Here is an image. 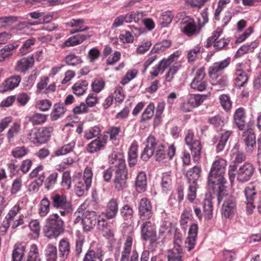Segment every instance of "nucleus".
Instances as JSON below:
<instances>
[{
	"label": "nucleus",
	"instance_id": "nucleus-1",
	"mask_svg": "<svg viewBox=\"0 0 261 261\" xmlns=\"http://www.w3.org/2000/svg\"><path fill=\"white\" fill-rule=\"evenodd\" d=\"M226 162L220 159L214 162L208 177V186L216 193L218 203L223 200L227 193L224 184L226 182L224 175Z\"/></svg>",
	"mask_w": 261,
	"mask_h": 261
},
{
	"label": "nucleus",
	"instance_id": "nucleus-2",
	"mask_svg": "<svg viewBox=\"0 0 261 261\" xmlns=\"http://www.w3.org/2000/svg\"><path fill=\"white\" fill-rule=\"evenodd\" d=\"M246 159L244 153H238L232 162V165L229 166L228 174L232 181L236 175L237 180L241 182L249 181L255 172V168L252 163L246 162L242 163Z\"/></svg>",
	"mask_w": 261,
	"mask_h": 261
},
{
	"label": "nucleus",
	"instance_id": "nucleus-3",
	"mask_svg": "<svg viewBox=\"0 0 261 261\" xmlns=\"http://www.w3.org/2000/svg\"><path fill=\"white\" fill-rule=\"evenodd\" d=\"M43 230L47 238H57L64 230V222L58 214H54L47 219Z\"/></svg>",
	"mask_w": 261,
	"mask_h": 261
},
{
	"label": "nucleus",
	"instance_id": "nucleus-4",
	"mask_svg": "<svg viewBox=\"0 0 261 261\" xmlns=\"http://www.w3.org/2000/svg\"><path fill=\"white\" fill-rule=\"evenodd\" d=\"M54 131L51 126L33 128L29 132L28 139L34 144H42L47 142Z\"/></svg>",
	"mask_w": 261,
	"mask_h": 261
},
{
	"label": "nucleus",
	"instance_id": "nucleus-5",
	"mask_svg": "<svg viewBox=\"0 0 261 261\" xmlns=\"http://www.w3.org/2000/svg\"><path fill=\"white\" fill-rule=\"evenodd\" d=\"M141 237L144 241H150L151 243L155 242L157 240L156 226L154 222L145 220L140 226Z\"/></svg>",
	"mask_w": 261,
	"mask_h": 261
},
{
	"label": "nucleus",
	"instance_id": "nucleus-6",
	"mask_svg": "<svg viewBox=\"0 0 261 261\" xmlns=\"http://www.w3.org/2000/svg\"><path fill=\"white\" fill-rule=\"evenodd\" d=\"M185 140L186 145L191 151L193 160L198 161L201 152V144L200 141L194 139V134L190 130L186 134Z\"/></svg>",
	"mask_w": 261,
	"mask_h": 261
},
{
	"label": "nucleus",
	"instance_id": "nucleus-7",
	"mask_svg": "<svg viewBox=\"0 0 261 261\" xmlns=\"http://www.w3.org/2000/svg\"><path fill=\"white\" fill-rule=\"evenodd\" d=\"M21 207L19 204L14 205L9 211L6 217L8 226L15 229L23 224V215H19Z\"/></svg>",
	"mask_w": 261,
	"mask_h": 261
},
{
	"label": "nucleus",
	"instance_id": "nucleus-8",
	"mask_svg": "<svg viewBox=\"0 0 261 261\" xmlns=\"http://www.w3.org/2000/svg\"><path fill=\"white\" fill-rule=\"evenodd\" d=\"M138 214L140 220H149L153 215L152 207L150 201L145 197L140 199L138 205Z\"/></svg>",
	"mask_w": 261,
	"mask_h": 261
},
{
	"label": "nucleus",
	"instance_id": "nucleus-9",
	"mask_svg": "<svg viewBox=\"0 0 261 261\" xmlns=\"http://www.w3.org/2000/svg\"><path fill=\"white\" fill-rule=\"evenodd\" d=\"M114 182L115 188L117 190L120 191L126 187L127 171L126 166L114 169Z\"/></svg>",
	"mask_w": 261,
	"mask_h": 261
},
{
	"label": "nucleus",
	"instance_id": "nucleus-10",
	"mask_svg": "<svg viewBox=\"0 0 261 261\" xmlns=\"http://www.w3.org/2000/svg\"><path fill=\"white\" fill-rule=\"evenodd\" d=\"M83 216L82 220L83 230L86 232H88L93 229L96 223V214L93 211H90L87 210L84 213Z\"/></svg>",
	"mask_w": 261,
	"mask_h": 261
},
{
	"label": "nucleus",
	"instance_id": "nucleus-11",
	"mask_svg": "<svg viewBox=\"0 0 261 261\" xmlns=\"http://www.w3.org/2000/svg\"><path fill=\"white\" fill-rule=\"evenodd\" d=\"M205 74L203 68L198 69L195 76L191 83V87L198 91H204L207 87V83L204 80Z\"/></svg>",
	"mask_w": 261,
	"mask_h": 261
},
{
	"label": "nucleus",
	"instance_id": "nucleus-12",
	"mask_svg": "<svg viewBox=\"0 0 261 261\" xmlns=\"http://www.w3.org/2000/svg\"><path fill=\"white\" fill-rule=\"evenodd\" d=\"M159 144L162 143L156 141L153 136L150 135L147 139V145L141 154V159L145 161H148L152 156Z\"/></svg>",
	"mask_w": 261,
	"mask_h": 261
},
{
	"label": "nucleus",
	"instance_id": "nucleus-13",
	"mask_svg": "<svg viewBox=\"0 0 261 261\" xmlns=\"http://www.w3.org/2000/svg\"><path fill=\"white\" fill-rule=\"evenodd\" d=\"M236 199L232 196H229L225 200L222 207V214L226 218H232L236 211Z\"/></svg>",
	"mask_w": 261,
	"mask_h": 261
},
{
	"label": "nucleus",
	"instance_id": "nucleus-14",
	"mask_svg": "<svg viewBox=\"0 0 261 261\" xmlns=\"http://www.w3.org/2000/svg\"><path fill=\"white\" fill-rule=\"evenodd\" d=\"M244 194L246 197L245 203L246 204L247 212L248 214H251L255 208L253 201L257 197V193L255 187L254 186L246 187L244 190Z\"/></svg>",
	"mask_w": 261,
	"mask_h": 261
},
{
	"label": "nucleus",
	"instance_id": "nucleus-15",
	"mask_svg": "<svg viewBox=\"0 0 261 261\" xmlns=\"http://www.w3.org/2000/svg\"><path fill=\"white\" fill-rule=\"evenodd\" d=\"M34 62L35 60L33 55L22 58L17 62L14 68L15 70L25 73L27 70L33 66Z\"/></svg>",
	"mask_w": 261,
	"mask_h": 261
},
{
	"label": "nucleus",
	"instance_id": "nucleus-16",
	"mask_svg": "<svg viewBox=\"0 0 261 261\" xmlns=\"http://www.w3.org/2000/svg\"><path fill=\"white\" fill-rule=\"evenodd\" d=\"M242 140L246 146L248 151L252 152L254 146L256 144V137L252 129H248L243 133Z\"/></svg>",
	"mask_w": 261,
	"mask_h": 261
},
{
	"label": "nucleus",
	"instance_id": "nucleus-17",
	"mask_svg": "<svg viewBox=\"0 0 261 261\" xmlns=\"http://www.w3.org/2000/svg\"><path fill=\"white\" fill-rule=\"evenodd\" d=\"M118 202L116 199L112 198L107 203L105 215L108 219L115 218L118 212Z\"/></svg>",
	"mask_w": 261,
	"mask_h": 261
},
{
	"label": "nucleus",
	"instance_id": "nucleus-18",
	"mask_svg": "<svg viewBox=\"0 0 261 261\" xmlns=\"http://www.w3.org/2000/svg\"><path fill=\"white\" fill-rule=\"evenodd\" d=\"M21 76L19 75L11 76L7 79L0 86V91L4 92L17 87L21 81Z\"/></svg>",
	"mask_w": 261,
	"mask_h": 261
},
{
	"label": "nucleus",
	"instance_id": "nucleus-19",
	"mask_svg": "<svg viewBox=\"0 0 261 261\" xmlns=\"http://www.w3.org/2000/svg\"><path fill=\"white\" fill-rule=\"evenodd\" d=\"M51 205L55 208H59L71 204L64 194L55 193L51 195Z\"/></svg>",
	"mask_w": 261,
	"mask_h": 261
},
{
	"label": "nucleus",
	"instance_id": "nucleus-20",
	"mask_svg": "<svg viewBox=\"0 0 261 261\" xmlns=\"http://www.w3.org/2000/svg\"><path fill=\"white\" fill-rule=\"evenodd\" d=\"M84 22L85 21L83 19H72L65 23V24L67 27L78 28L70 31V34H72L88 30L89 27L83 25Z\"/></svg>",
	"mask_w": 261,
	"mask_h": 261
},
{
	"label": "nucleus",
	"instance_id": "nucleus-21",
	"mask_svg": "<svg viewBox=\"0 0 261 261\" xmlns=\"http://www.w3.org/2000/svg\"><path fill=\"white\" fill-rule=\"evenodd\" d=\"M198 229V226L195 223L191 225L189 228L188 237L186 242L188 244L187 247L188 251H191L194 248L197 236Z\"/></svg>",
	"mask_w": 261,
	"mask_h": 261
},
{
	"label": "nucleus",
	"instance_id": "nucleus-22",
	"mask_svg": "<svg viewBox=\"0 0 261 261\" xmlns=\"http://www.w3.org/2000/svg\"><path fill=\"white\" fill-rule=\"evenodd\" d=\"M233 119L234 122L240 130H243L245 125V113L242 108L237 109L234 114Z\"/></svg>",
	"mask_w": 261,
	"mask_h": 261
},
{
	"label": "nucleus",
	"instance_id": "nucleus-23",
	"mask_svg": "<svg viewBox=\"0 0 261 261\" xmlns=\"http://www.w3.org/2000/svg\"><path fill=\"white\" fill-rule=\"evenodd\" d=\"M230 59H227L221 62H215L208 69V74L210 76L217 75L216 73L223 70L228 66Z\"/></svg>",
	"mask_w": 261,
	"mask_h": 261
},
{
	"label": "nucleus",
	"instance_id": "nucleus-24",
	"mask_svg": "<svg viewBox=\"0 0 261 261\" xmlns=\"http://www.w3.org/2000/svg\"><path fill=\"white\" fill-rule=\"evenodd\" d=\"M147 187V178L145 172L141 171L138 173L135 180L136 189L139 193L144 192Z\"/></svg>",
	"mask_w": 261,
	"mask_h": 261
},
{
	"label": "nucleus",
	"instance_id": "nucleus-25",
	"mask_svg": "<svg viewBox=\"0 0 261 261\" xmlns=\"http://www.w3.org/2000/svg\"><path fill=\"white\" fill-rule=\"evenodd\" d=\"M167 255L168 261H183V252L180 245L169 250Z\"/></svg>",
	"mask_w": 261,
	"mask_h": 261
},
{
	"label": "nucleus",
	"instance_id": "nucleus-26",
	"mask_svg": "<svg viewBox=\"0 0 261 261\" xmlns=\"http://www.w3.org/2000/svg\"><path fill=\"white\" fill-rule=\"evenodd\" d=\"M211 83L218 90L223 89L228 85V79L226 76L215 75L210 76Z\"/></svg>",
	"mask_w": 261,
	"mask_h": 261
},
{
	"label": "nucleus",
	"instance_id": "nucleus-27",
	"mask_svg": "<svg viewBox=\"0 0 261 261\" xmlns=\"http://www.w3.org/2000/svg\"><path fill=\"white\" fill-rule=\"evenodd\" d=\"M59 256L65 260L67 258L70 251V245L68 241L66 239H62L59 243Z\"/></svg>",
	"mask_w": 261,
	"mask_h": 261
},
{
	"label": "nucleus",
	"instance_id": "nucleus-28",
	"mask_svg": "<svg viewBox=\"0 0 261 261\" xmlns=\"http://www.w3.org/2000/svg\"><path fill=\"white\" fill-rule=\"evenodd\" d=\"M109 163L114 169H117L126 166L124 160L120 154L114 152L109 156Z\"/></svg>",
	"mask_w": 261,
	"mask_h": 261
},
{
	"label": "nucleus",
	"instance_id": "nucleus-29",
	"mask_svg": "<svg viewBox=\"0 0 261 261\" xmlns=\"http://www.w3.org/2000/svg\"><path fill=\"white\" fill-rule=\"evenodd\" d=\"M201 173V168L197 166L188 170L186 176L189 184H197V181L199 178Z\"/></svg>",
	"mask_w": 261,
	"mask_h": 261
},
{
	"label": "nucleus",
	"instance_id": "nucleus-30",
	"mask_svg": "<svg viewBox=\"0 0 261 261\" xmlns=\"http://www.w3.org/2000/svg\"><path fill=\"white\" fill-rule=\"evenodd\" d=\"M92 176L93 173L92 170L90 168L87 167L85 168L83 178L79 179L78 181L76 184V185L79 186L81 187H85L88 183L87 182H88L89 185H88V189L90 188V187L91 186L92 184Z\"/></svg>",
	"mask_w": 261,
	"mask_h": 261
},
{
	"label": "nucleus",
	"instance_id": "nucleus-31",
	"mask_svg": "<svg viewBox=\"0 0 261 261\" xmlns=\"http://www.w3.org/2000/svg\"><path fill=\"white\" fill-rule=\"evenodd\" d=\"M133 239L130 237H127L123 247L120 261H128L132 250Z\"/></svg>",
	"mask_w": 261,
	"mask_h": 261
},
{
	"label": "nucleus",
	"instance_id": "nucleus-32",
	"mask_svg": "<svg viewBox=\"0 0 261 261\" xmlns=\"http://www.w3.org/2000/svg\"><path fill=\"white\" fill-rule=\"evenodd\" d=\"M17 46V45H14V44L0 46V62H3L11 56L12 51Z\"/></svg>",
	"mask_w": 261,
	"mask_h": 261
},
{
	"label": "nucleus",
	"instance_id": "nucleus-33",
	"mask_svg": "<svg viewBox=\"0 0 261 261\" xmlns=\"http://www.w3.org/2000/svg\"><path fill=\"white\" fill-rule=\"evenodd\" d=\"M102 251L100 249L96 251L89 250L85 254L83 261H102Z\"/></svg>",
	"mask_w": 261,
	"mask_h": 261
},
{
	"label": "nucleus",
	"instance_id": "nucleus-34",
	"mask_svg": "<svg viewBox=\"0 0 261 261\" xmlns=\"http://www.w3.org/2000/svg\"><path fill=\"white\" fill-rule=\"evenodd\" d=\"M88 83L85 80H81L75 83L72 87L73 93L77 95H81L85 93Z\"/></svg>",
	"mask_w": 261,
	"mask_h": 261
},
{
	"label": "nucleus",
	"instance_id": "nucleus-35",
	"mask_svg": "<svg viewBox=\"0 0 261 261\" xmlns=\"http://www.w3.org/2000/svg\"><path fill=\"white\" fill-rule=\"evenodd\" d=\"M181 28L184 34L189 37L198 34L200 32V30H197V26L193 21L187 23L184 26H181Z\"/></svg>",
	"mask_w": 261,
	"mask_h": 261
},
{
	"label": "nucleus",
	"instance_id": "nucleus-36",
	"mask_svg": "<svg viewBox=\"0 0 261 261\" xmlns=\"http://www.w3.org/2000/svg\"><path fill=\"white\" fill-rule=\"evenodd\" d=\"M258 45V42L256 41L252 42L250 44H247L242 46L237 51L236 56L239 57L242 55L248 53L253 51L255 48Z\"/></svg>",
	"mask_w": 261,
	"mask_h": 261
},
{
	"label": "nucleus",
	"instance_id": "nucleus-37",
	"mask_svg": "<svg viewBox=\"0 0 261 261\" xmlns=\"http://www.w3.org/2000/svg\"><path fill=\"white\" fill-rule=\"evenodd\" d=\"M163 191L165 192L171 191L172 189V178L170 172H165L163 174L161 182Z\"/></svg>",
	"mask_w": 261,
	"mask_h": 261
},
{
	"label": "nucleus",
	"instance_id": "nucleus-38",
	"mask_svg": "<svg viewBox=\"0 0 261 261\" xmlns=\"http://www.w3.org/2000/svg\"><path fill=\"white\" fill-rule=\"evenodd\" d=\"M37 176L38 177V184L42 185L45 178L43 171V167L42 165L38 166L30 173V177L31 178Z\"/></svg>",
	"mask_w": 261,
	"mask_h": 261
},
{
	"label": "nucleus",
	"instance_id": "nucleus-39",
	"mask_svg": "<svg viewBox=\"0 0 261 261\" xmlns=\"http://www.w3.org/2000/svg\"><path fill=\"white\" fill-rule=\"evenodd\" d=\"M25 249V246L21 244L15 245L12 253L13 261H22Z\"/></svg>",
	"mask_w": 261,
	"mask_h": 261
},
{
	"label": "nucleus",
	"instance_id": "nucleus-40",
	"mask_svg": "<svg viewBox=\"0 0 261 261\" xmlns=\"http://www.w3.org/2000/svg\"><path fill=\"white\" fill-rule=\"evenodd\" d=\"M45 255L47 261H56L57 258V250L56 246L48 244L45 249Z\"/></svg>",
	"mask_w": 261,
	"mask_h": 261
},
{
	"label": "nucleus",
	"instance_id": "nucleus-41",
	"mask_svg": "<svg viewBox=\"0 0 261 261\" xmlns=\"http://www.w3.org/2000/svg\"><path fill=\"white\" fill-rule=\"evenodd\" d=\"M203 211L205 218L210 219L213 215V202L211 198H208L204 200Z\"/></svg>",
	"mask_w": 261,
	"mask_h": 261
},
{
	"label": "nucleus",
	"instance_id": "nucleus-42",
	"mask_svg": "<svg viewBox=\"0 0 261 261\" xmlns=\"http://www.w3.org/2000/svg\"><path fill=\"white\" fill-rule=\"evenodd\" d=\"M137 150L138 145L136 144H132L128 151V162L130 166H134L137 161Z\"/></svg>",
	"mask_w": 261,
	"mask_h": 261
},
{
	"label": "nucleus",
	"instance_id": "nucleus-43",
	"mask_svg": "<svg viewBox=\"0 0 261 261\" xmlns=\"http://www.w3.org/2000/svg\"><path fill=\"white\" fill-rule=\"evenodd\" d=\"M234 79L236 81V84L240 87L243 86L248 80L246 73L242 70H237L236 71Z\"/></svg>",
	"mask_w": 261,
	"mask_h": 261
},
{
	"label": "nucleus",
	"instance_id": "nucleus-44",
	"mask_svg": "<svg viewBox=\"0 0 261 261\" xmlns=\"http://www.w3.org/2000/svg\"><path fill=\"white\" fill-rule=\"evenodd\" d=\"M205 95L200 94H190L188 97V102L193 107H197L204 101Z\"/></svg>",
	"mask_w": 261,
	"mask_h": 261
},
{
	"label": "nucleus",
	"instance_id": "nucleus-45",
	"mask_svg": "<svg viewBox=\"0 0 261 261\" xmlns=\"http://www.w3.org/2000/svg\"><path fill=\"white\" fill-rule=\"evenodd\" d=\"M231 134L232 131L230 130L226 131L224 133L222 134L220 139L219 140L218 143L216 145L217 152L221 151L223 149Z\"/></svg>",
	"mask_w": 261,
	"mask_h": 261
},
{
	"label": "nucleus",
	"instance_id": "nucleus-46",
	"mask_svg": "<svg viewBox=\"0 0 261 261\" xmlns=\"http://www.w3.org/2000/svg\"><path fill=\"white\" fill-rule=\"evenodd\" d=\"M65 113V109L63 104L56 103L54 106V109L50 114V118L52 121L57 120L62 115Z\"/></svg>",
	"mask_w": 261,
	"mask_h": 261
},
{
	"label": "nucleus",
	"instance_id": "nucleus-47",
	"mask_svg": "<svg viewBox=\"0 0 261 261\" xmlns=\"http://www.w3.org/2000/svg\"><path fill=\"white\" fill-rule=\"evenodd\" d=\"M171 45V42L168 40H164L160 42L156 43L152 48L150 53H157L162 52Z\"/></svg>",
	"mask_w": 261,
	"mask_h": 261
},
{
	"label": "nucleus",
	"instance_id": "nucleus-48",
	"mask_svg": "<svg viewBox=\"0 0 261 261\" xmlns=\"http://www.w3.org/2000/svg\"><path fill=\"white\" fill-rule=\"evenodd\" d=\"M154 110V104L153 103H150L142 114L141 121L145 122L150 120L153 116Z\"/></svg>",
	"mask_w": 261,
	"mask_h": 261
},
{
	"label": "nucleus",
	"instance_id": "nucleus-49",
	"mask_svg": "<svg viewBox=\"0 0 261 261\" xmlns=\"http://www.w3.org/2000/svg\"><path fill=\"white\" fill-rule=\"evenodd\" d=\"M27 261H41L36 245L32 244L31 246Z\"/></svg>",
	"mask_w": 261,
	"mask_h": 261
},
{
	"label": "nucleus",
	"instance_id": "nucleus-50",
	"mask_svg": "<svg viewBox=\"0 0 261 261\" xmlns=\"http://www.w3.org/2000/svg\"><path fill=\"white\" fill-rule=\"evenodd\" d=\"M50 202L47 198H43L40 203L39 213L40 216H45L49 211Z\"/></svg>",
	"mask_w": 261,
	"mask_h": 261
},
{
	"label": "nucleus",
	"instance_id": "nucleus-51",
	"mask_svg": "<svg viewBox=\"0 0 261 261\" xmlns=\"http://www.w3.org/2000/svg\"><path fill=\"white\" fill-rule=\"evenodd\" d=\"M47 119V116L40 113H35L30 117L29 121L34 125H40L44 123Z\"/></svg>",
	"mask_w": 261,
	"mask_h": 261
},
{
	"label": "nucleus",
	"instance_id": "nucleus-52",
	"mask_svg": "<svg viewBox=\"0 0 261 261\" xmlns=\"http://www.w3.org/2000/svg\"><path fill=\"white\" fill-rule=\"evenodd\" d=\"M65 61L67 64L71 66H76L82 63L81 57L74 54H70L65 58Z\"/></svg>",
	"mask_w": 261,
	"mask_h": 261
},
{
	"label": "nucleus",
	"instance_id": "nucleus-53",
	"mask_svg": "<svg viewBox=\"0 0 261 261\" xmlns=\"http://www.w3.org/2000/svg\"><path fill=\"white\" fill-rule=\"evenodd\" d=\"M102 143H101L98 139H96L94 140H93L91 143H90L87 147V150L90 153H94L97 151L100 150L101 149H103L105 147L102 144Z\"/></svg>",
	"mask_w": 261,
	"mask_h": 261
},
{
	"label": "nucleus",
	"instance_id": "nucleus-54",
	"mask_svg": "<svg viewBox=\"0 0 261 261\" xmlns=\"http://www.w3.org/2000/svg\"><path fill=\"white\" fill-rule=\"evenodd\" d=\"M75 146V142H72L68 144L65 145L61 148L58 149L55 151V154L57 156L65 155L71 152Z\"/></svg>",
	"mask_w": 261,
	"mask_h": 261
},
{
	"label": "nucleus",
	"instance_id": "nucleus-55",
	"mask_svg": "<svg viewBox=\"0 0 261 261\" xmlns=\"http://www.w3.org/2000/svg\"><path fill=\"white\" fill-rule=\"evenodd\" d=\"M219 100L222 107L225 111L230 110L232 106V102L230 100V97L226 94H222L219 96Z\"/></svg>",
	"mask_w": 261,
	"mask_h": 261
},
{
	"label": "nucleus",
	"instance_id": "nucleus-56",
	"mask_svg": "<svg viewBox=\"0 0 261 261\" xmlns=\"http://www.w3.org/2000/svg\"><path fill=\"white\" fill-rule=\"evenodd\" d=\"M20 130V125L15 123L14 125L10 128L7 134V138L9 142H12L13 141L14 138L18 134Z\"/></svg>",
	"mask_w": 261,
	"mask_h": 261
},
{
	"label": "nucleus",
	"instance_id": "nucleus-57",
	"mask_svg": "<svg viewBox=\"0 0 261 261\" xmlns=\"http://www.w3.org/2000/svg\"><path fill=\"white\" fill-rule=\"evenodd\" d=\"M120 212L122 216L125 220L130 219L133 217L134 211L127 204L124 205L121 209Z\"/></svg>",
	"mask_w": 261,
	"mask_h": 261
},
{
	"label": "nucleus",
	"instance_id": "nucleus-58",
	"mask_svg": "<svg viewBox=\"0 0 261 261\" xmlns=\"http://www.w3.org/2000/svg\"><path fill=\"white\" fill-rule=\"evenodd\" d=\"M22 187V179L18 177L13 181L11 189V195H15L20 191Z\"/></svg>",
	"mask_w": 261,
	"mask_h": 261
},
{
	"label": "nucleus",
	"instance_id": "nucleus-59",
	"mask_svg": "<svg viewBox=\"0 0 261 261\" xmlns=\"http://www.w3.org/2000/svg\"><path fill=\"white\" fill-rule=\"evenodd\" d=\"M173 19V15L170 11H166L163 13L160 18L161 23L163 27H166L170 23Z\"/></svg>",
	"mask_w": 261,
	"mask_h": 261
},
{
	"label": "nucleus",
	"instance_id": "nucleus-60",
	"mask_svg": "<svg viewBox=\"0 0 261 261\" xmlns=\"http://www.w3.org/2000/svg\"><path fill=\"white\" fill-rule=\"evenodd\" d=\"M71 177L70 172L66 171L63 173L62 175V180L61 182V185L63 188L68 190L71 187Z\"/></svg>",
	"mask_w": 261,
	"mask_h": 261
},
{
	"label": "nucleus",
	"instance_id": "nucleus-61",
	"mask_svg": "<svg viewBox=\"0 0 261 261\" xmlns=\"http://www.w3.org/2000/svg\"><path fill=\"white\" fill-rule=\"evenodd\" d=\"M180 67V65L177 64L176 65H173L171 66L166 74V81L168 82H171L173 78L174 74L178 71Z\"/></svg>",
	"mask_w": 261,
	"mask_h": 261
},
{
	"label": "nucleus",
	"instance_id": "nucleus-62",
	"mask_svg": "<svg viewBox=\"0 0 261 261\" xmlns=\"http://www.w3.org/2000/svg\"><path fill=\"white\" fill-rule=\"evenodd\" d=\"M27 152L28 150L25 147H17L12 150V154L15 158H21L24 156Z\"/></svg>",
	"mask_w": 261,
	"mask_h": 261
},
{
	"label": "nucleus",
	"instance_id": "nucleus-63",
	"mask_svg": "<svg viewBox=\"0 0 261 261\" xmlns=\"http://www.w3.org/2000/svg\"><path fill=\"white\" fill-rule=\"evenodd\" d=\"M188 193V199L191 202H192L196 197V190L197 188V184H189Z\"/></svg>",
	"mask_w": 261,
	"mask_h": 261
},
{
	"label": "nucleus",
	"instance_id": "nucleus-64",
	"mask_svg": "<svg viewBox=\"0 0 261 261\" xmlns=\"http://www.w3.org/2000/svg\"><path fill=\"white\" fill-rule=\"evenodd\" d=\"M51 106V102L47 99L39 100L36 104L37 108L42 111H47Z\"/></svg>",
	"mask_w": 261,
	"mask_h": 261
}]
</instances>
